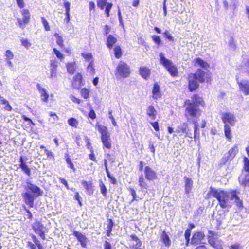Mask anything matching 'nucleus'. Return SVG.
<instances>
[{
	"mask_svg": "<svg viewBox=\"0 0 249 249\" xmlns=\"http://www.w3.org/2000/svg\"><path fill=\"white\" fill-rule=\"evenodd\" d=\"M206 106L203 97L198 93L193 94L191 96V99H186L183 104L184 117L187 122L192 121L194 124V138H196L198 130L196 120L201 116L202 112L199 107L205 108Z\"/></svg>",
	"mask_w": 249,
	"mask_h": 249,
	"instance_id": "1",
	"label": "nucleus"
},
{
	"mask_svg": "<svg viewBox=\"0 0 249 249\" xmlns=\"http://www.w3.org/2000/svg\"><path fill=\"white\" fill-rule=\"evenodd\" d=\"M188 88L190 92L196 91L199 87V83H211L212 77L211 74L198 68L196 71L188 75Z\"/></svg>",
	"mask_w": 249,
	"mask_h": 249,
	"instance_id": "2",
	"label": "nucleus"
},
{
	"mask_svg": "<svg viewBox=\"0 0 249 249\" xmlns=\"http://www.w3.org/2000/svg\"><path fill=\"white\" fill-rule=\"evenodd\" d=\"M212 197L217 199L221 208L225 209L228 207L230 197L227 191L221 189L217 190L211 187L207 195V197L210 198Z\"/></svg>",
	"mask_w": 249,
	"mask_h": 249,
	"instance_id": "3",
	"label": "nucleus"
},
{
	"mask_svg": "<svg viewBox=\"0 0 249 249\" xmlns=\"http://www.w3.org/2000/svg\"><path fill=\"white\" fill-rule=\"evenodd\" d=\"M27 184L28 186L25 188V189L27 191L31 190L33 194L26 192L22 194V196L24 203L28 205L30 208H33L34 205L35 198L42 196L43 192L38 186L31 182H27Z\"/></svg>",
	"mask_w": 249,
	"mask_h": 249,
	"instance_id": "4",
	"label": "nucleus"
},
{
	"mask_svg": "<svg viewBox=\"0 0 249 249\" xmlns=\"http://www.w3.org/2000/svg\"><path fill=\"white\" fill-rule=\"evenodd\" d=\"M95 128L101 134V141L103 144V148L110 149L112 148V141L110 134L108 128L97 122L95 124Z\"/></svg>",
	"mask_w": 249,
	"mask_h": 249,
	"instance_id": "5",
	"label": "nucleus"
},
{
	"mask_svg": "<svg viewBox=\"0 0 249 249\" xmlns=\"http://www.w3.org/2000/svg\"><path fill=\"white\" fill-rule=\"evenodd\" d=\"M131 72L130 66L123 60L119 61L114 70V75L118 80L129 78Z\"/></svg>",
	"mask_w": 249,
	"mask_h": 249,
	"instance_id": "6",
	"label": "nucleus"
},
{
	"mask_svg": "<svg viewBox=\"0 0 249 249\" xmlns=\"http://www.w3.org/2000/svg\"><path fill=\"white\" fill-rule=\"evenodd\" d=\"M160 63L166 69L170 75L173 77H177L178 76V71L177 67L173 63V62L166 58L163 53L159 54Z\"/></svg>",
	"mask_w": 249,
	"mask_h": 249,
	"instance_id": "7",
	"label": "nucleus"
},
{
	"mask_svg": "<svg viewBox=\"0 0 249 249\" xmlns=\"http://www.w3.org/2000/svg\"><path fill=\"white\" fill-rule=\"evenodd\" d=\"M219 235L212 230L208 231L207 239L209 244L215 249H223V241L219 239Z\"/></svg>",
	"mask_w": 249,
	"mask_h": 249,
	"instance_id": "8",
	"label": "nucleus"
},
{
	"mask_svg": "<svg viewBox=\"0 0 249 249\" xmlns=\"http://www.w3.org/2000/svg\"><path fill=\"white\" fill-rule=\"evenodd\" d=\"M20 14L22 15V18H17V25L23 30L25 29L26 25L30 23L31 15L29 10L27 9H23L21 10Z\"/></svg>",
	"mask_w": 249,
	"mask_h": 249,
	"instance_id": "9",
	"label": "nucleus"
},
{
	"mask_svg": "<svg viewBox=\"0 0 249 249\" xmlns=\"http://www.w3.org/2000/svg\"><path fill=\"white\" fill-rule=\"evenodd\" d=\"M31 227L35 233L38 234L42 240H45L46 234L45 230L46 228L41 221L36 220L35 222L32 224Z\"/></svg>",
	"mask_w": 249,
	"mask_h": 249,
	"instance_id": "10",
	"label": "nucleus"
},
{
	"mask_svg": "<svg viewBox=\"0 0 249 249\" xmlns=\"http://www.w3.org/2000/svg\"><path fill=\"white\" fill-rule=\"evenodd\" d=\"M221 119L224 125L229 124V125L233 126L236 122L235 115L230 112L222 113Z\"/></svg>",
	"mask_w": 249,
	"mask_h": 249,
	"instance_id": "11",
	"label": "nucleus"
},
{
	"mask_svg": "<svg viewBox=\"0 0 249 249\" xmlns=\"http://www.w3.org/2000/svg\"><path fill=\"white\" fill-rule=\"evenodd\" d=\"M145 179L148 181H153L158 179V174L149 166H145L144 168Z\"/></svg>",
	"mask_w": 249,
	"mask_h": 249,
	"instance_id": "12",
	"label": "nucleus"
},
{
	"mask_svg": "<svg viewBox=\"0 0 249 249\" xmlns=\"http://www.w3.org/2000/svg\"><path fill=\"white\" fill-rule=\"evenodd\" d=\"M97 7L101 10L105 9V13L107 17L110 16V11L113 7L112 3H107V0H97Z\"/></svg>",
	"mask_w": 249,
	"mask_h": 249,
	"instance_id": "13",
	"label": "nucleus"
},
{
	"mask_svg": "<svg viewBox=\"0 0 249 249\" xmlns=\"http://www.w3.org/2000/svg\"><path fill=\"white\" fill-rule=\"evenodd\" d=\"M73 235L76 238L81 246L84 248H87L89 242L88 238L84 233L77 231L74 230L72 231Z\"/></svg>",
	"mask_w": 249,
	"mask_h": 249,
	"instance_id": "14",
	"label": "nucleus"
},
{
	"mask_svg": "<svg viewBox=\"0 0 249 249\" xmlns=\"http://www.w3.org/2000/svg\"><path fill=\"white\" fill-rule=\"evenodd\" d=\"M85 85L83 76L81 73H77L73 77L71 81V87L73 89H79L82 86Z\"/></svg>",
	"mask_w": 249,
	"mask_h": 249,
	"instance_id": "15",
	"label": "nucleus"
},
{
	"mask_svg": "<svg viewBox=\"0 0 249 249\" xmlns=\"http://www.w3.org/2000/svg\"><path fill=\"white\" fill-rule=\"evenodd\" d=\"M130 238V241L132 242L131 245L129 246L130 249H142V243L136 234H131Z\"/></svg>",
	"mask_w": 249,
	"mask_h": 249,
	"instance_id": "16",
	"label": "nucleus"
},
{
	"mask_svg": "<svg viewBox=\"0 0 249 249\" xmlns=\"http://www.w3.org/2000/svg\"><path fill=\"white\" fill-rule=\"evenodd\" d=\"M205 237V235L203 232L196 231L192 235L190 243L195 245L200 244L202 242Z\"/></svg>",
	"mask_w": 249,
	"mask_h": 249,
	"instance_id": "17",
	"label": "nucleus"
},
{
	"mask_svg": "<svg viewBox=\"0 0 249 249\" xmlns=\"http://www.w3.org/2000/svg\"><path fill=\"white\" fill-rule=\"evenodd\" d=\"M152 97L154 99H158L161 98L163 95L160 85L155 82L153 86L152 89Z\"/></svg>",
	"mask_w": 249,
	"mask_h": 249,
	"instance_id": "18",
	"label": "nucleus"
},
{
	"mask_svg": "<svg viewBox=\"0 0 249 249\" xmlns=\"http://www.w3.org/2000/svg\"><path fill=\"white\" fill-rule=\"evenodd\" d=\"M31 237L35 244L31 241L27 242V246L30 249H36V245L38 249H44L43 246L40 243L36 235L32 234Z\"/></svg>",
	"mask_w": 249,
	"mask_h": 249,
	"instance_id": "19",
	"label": "nucleus"
},
{
	"mask_svg": "<svg viewBox=\"0 0 249 249\" xmlns=\"http://www.w3.org/2000/svg\"><path fill=\"white\" fill-rule=\"evenodd\" d=\"M230 193L231 195L230 199H235V203L237 207L239 208L243 207V203L242 200L240 199L239 197L238 196V192L236 190H231L230 191Z\"/></svg>",
	"mask_w": 249,
	"mask_h": 249,
	"instance_id": "20",
	"label": "nucleus"
},
{
	"mask_svg": "<svg viewBox=\"0 0 249 249\" xmlns=\"http://www.w3.org/2000/svg\"><path fill=\"white\" fill-rule=\"evenodd\" d=\"M19 167L21 169L22 171L27 176L30 177L31 175V170L29 167L27 163L25 161L23 156H20L19 158Z\"/></svg>",
	"mask_w": 249,
	"mask_h": 249,
	"instance_id": "21",
	"label": "nucleus"
},
{
	"mask_svg": "<svg viewBox=\"0 0 249 249\" xmlns=\"http://www.w3.org/2000/svg\"><path fill=\"white\" fill-rule=\"evenodd\" d=\"M36 88L40 94L41 100L45 103H48L49 95L46 89L42 88L40 84H37Z\"/></svg>",
	"mask_w": 249,
	"mask_h": 249,
	"instance_id": "22",
	"label": "nucleus"
},
{
	"mask_svg": "<svg viewBox=\"0 0 249 249\" xmlns=\"http://www.w3.org/2000/svg\"><path fill=\"white\" fill-rule=\"evenodd\" d=\"M140 76L144 80H148L151 75V70L147 66H141L139 69Z\"/></svg>",
	"mask_w": 249,
	"mask_h": 249,
	"instance_id": "23",
	"label": "nucleus"
},
{
	"mask_svg": "<svg viewBox=\"0 0 249 249\" xmlns=\"http://www.w3.org/2000/svg\"><path fill=\"white\" fill-rule=\"evenodd\" d=\"M237 84L239 86L240 90L245 95H249V82L244 80L241 82H238Z\"/></svg>",
	"mask_w": 249,
	"mask_h": 249,
	"instance_id": "24",
	"label": "nucleus"
},
{
	"mask_svg": "<svg viewBox=\"0 0 249 249\" xmlns=\"http://www.w3.org/2000/svg\"><path fill=\"white\" fill-rule=\"evenodd\" d=\"M81 184L88 195L91 196L93 194L94 186L92 181L88 182L86 180H82Z\"/></svg>",
	"mask_w": 249,
	"mask_h": 249,
	"instance_id": "25",
	"label": "nucleus"
},
{
	"mask_svg": "<svg viewBox=\"0 0 249 249\" xmlns=\"http://www.w3.org/2000/svg\"><path fill=\"white\" fill-rule=\"evenodd\" d=\"M146 115L151 120H155L157 115V111L153 105H149L146 109Z\"/></svg>",
	"mask_w": 249,
	"mask_h": 249,
	"instance_id": "26",
	"label": "nucleus"
},
{
	"mask_svg": "<svg viewBox=\"0 0 249 249\" xmlns=\"http://www.w3.org/2000/svg\"><path fill=\"white\" fill-rule=\"evenodd\" d=\"M104 164L105 167V170L107 173V177L109 179V182L113 185H117V180L116 178L111 174L108 168L107 160L106 159L104 160Z\"/></svg>",
	"mask_w": 249,
	"mask_h": 249,
	"instance_id": "27",
	"label": "nucleus"
},
{
	"mask_svg": "<svg viewBox=\"0 0 249 249\" xmlns=\"http://www.w3.org/2000/svg\"><path fill=\"white\" fill-rule=\"evenodd\" d=\"M58 61L55 60H51L50 67V78L55 77L57 76V70L58 67Z\"/></svg>",
	"mask_w": 249,
	"mask_h": 249,
	"instance_id": "28",
	"label": "nucleus"
},
{
	"mask_svg": "<svg viewBox=\"0 0 249 249\" xmlns=\"http://www.w3.org/2000/svg\"><path fill=\"white\" fill-rule=\"evenodd\" d=\"M65 67L67 72L71 75H72L76 72L77 68L76 61L74 60L73 62H67Z\"/></svg>",
	"mask_w": 249,
	"mask_h": 249,
	"instance_id": "29",
	"label": "nucleus"
},
{
	"mask_svg": "<svg viewBox=\"0 0 249 249\" xmlns=\"http://www.w3.org/2000/svg\"><path fill=\"white\" fill-rule=\"evenodd\" d=\"M188 130H189L188 124L187 123H183L181 125L178 126L176 131L179 136H182L185 134V137H187L188 136Z\"/></svg>",
	"mask_w": 249,
	"mask_h": 249,
	"instance_id": "30",
	"label": "nucleus"
},
{
	"mask_svg": "<svg viewBox=\"0 0 249 249\" xmlns=\"http://www.w3.org/2000/svg\"><path fill=\"white\" fill-rule=\"evenodd\" d=\"M160 241L166 247H169L171 245L172 241L168 234L165 231H163L161 233Z\"/></svg>",
	"mask_w": 249,
	"mask_h": 249,
	"instance_id": "31",
	"label": "nucleus"
},
{
	"mask_svg": "<svg viewBox=\"0 0 249 249\" xmlns=\"http://www.w3.org/2000/svg\"><path fill=\"white\" fill-rule=\"evenodd\" d=\"M0 105H4L3 109L6 111L10 112L13 109V107L9 102L1 96H0Z\"/></svg>",
	"mask_w": 249,
	"mask_h": 249,
	"instance_id": "32",
	"label": "nucleus"
},
{
	"mask_svg": "<svg viewBox=\"0 0 249 249\" xmlns=\"http://www.w3.org/2000/svg\"><path fill=\"white\" fill-rule=\"evenodd\" d=\"M117 42V38L112 35H109L107 38L106 46L108 49L111 50Z\"/></svg>",
	"mask_w": 249,
	"mask_h": 249,
	"instance_id": "33",
	"label": "nucleus"
},
{
	"mask_svg": "<svg viewBox=\"0 0 249 249\" xmlns=\"http://www.w3.org/2000/svg\"><path fill=\"white\" fill-rule=\"evenodd\" d=\"M184 179L185 180V192L186 194H189L193 188V181L191 178L187 177H184Z\"/></svg>",
	"mask_w": 249,
	"mask_h": 249,
	"instance_id": "34",
	"label": "nucleus"
},
{
	"mask_svg": "<svg viewBox=\"0 0 249 249\" xmlns=\"http://www.w3.org/2000/svg\"><path fill=\"white\" fill-rule=\"evenodd\" d=\"M107 227L106 231V234L108 237H110L111 235V232L113 230L114 226V222L112 219L108 218L107 220Z\"/></svg>",
	"mask_w": 249,
	"mask_h": 249,
	"instance_id": "35",
	"label": "nucleus"
},
{
	"mask_svg": "<svg viewBox=\"0 0 249 249\" xmlns=\"http://www.w3.org/2000/svg\"><path fill=\"white\" fill-rule=\"evenodd\" d=\"M238 181L240 185L242 187L245 188L246 187H248V191L249 192V176L248 174L246 176V177L244 178H242L241 177H239Z\"/></svg>",
	"mask_w": 249,
	"mask_h": 249,
	"instance_id": "36",
	"label": "nucleus"
},
{
	"mask_svg": "<svg viewBox=\"0 0 249 249\" xmlns=\"http://www.w3.org/2000/svg\"><path fill=\"white\" fill-rule=\"evenodd\" d=\"M64 6L65 8V20L67 23H69L70 20V3L68 1L64 2Z\"/></svg>",
	"mask_w": 249,
	"mask_h": 249,
	"instance_id": "37",
	"label": "nucleus"
},
{
	"mask_svg": "<svg viewBox=\"0 0 249 249\" xmlns=\"http://www.w3.org/2000/svg\"><path fill=\"white\" fill-rule=\"evenodd\" d=\"M138 183L139 186L142 190L148 188V184L145 180V178H144L142 175L139 177Z\"/></svg>",
	"mask_w": 249,
	"mask_h": 249,
	"instance_id": "38",
	"label": "nucleus"
},
{
	"mask_svg": "<svg viewBox=\"0 0 249 249\" xmlns=\"http://www.w3.org/2000/svg\"><path fill=\"white\" fill-rule=\"evenodd\" d=\"M224 134L227 139L231 141L232 138L231 128L229 124L224 125Z\"/></svg>",
	"mask_w": 249,
	"mask_h": 249,
	"instance_id": "39",
	"label": "nucleus"
},
{
	"mask_svg": "<svg viewBox=\"0 0 249 249\" xmlns=\"http://www.w3.org/2000/svg\"><path fill=\"white\" fill-rule=\"evenodd\" d=\"M194 62L203 68L207 69L210 67V65L208 63L199 57L195 58L194 59Z\"/></svg>",
	"mask_w": 249,
	"mask_h": 249,
	"instance_id": "40",
	"label": "nucleus"
},
{
	"mask_svg": "<svg viewBox=\"0 0 249 249\" xmlns=\"http://www.w3.org/2000/svg\"><path fill=\"white\" fill-rule=\"evenodd\" d=\"M65 160L68 164L69 168L72 170L73 171H76V168L74 166L73 163L72 162L71 157L68 153L65 154Z\"/></svg>",
	"mask_w": 249,
	"mask_h": 249,
	"instance_id": "41",
	"label": "nucleus"
},
{
	"mask_svg": "<svg viewBox=\"0 0 249 249\" xmlns=\"http://www.w3.org/2000/svg\"><path fill=\"white\" fill-rule=\"evenodd\" d=\"M238 153V146L237 144H235L228 151L227 154L230 156V158L233 160Z\"/></svg>",
	"mask_w": 249,
	"mask_h": 249,
	"instance_id": "42",
	"label": "nucleus"
},
{
	"mask_svg": "<svg viewBox=\"0 0 249 249\" xmlns=\"http://www.w3.org/2000/svg\"><path fill=\"white\" fill-rule=\"evenodd\" d=\"M115 57L116 59H120L123 55V51L119 45H116L113 49Z\"/></svg>",
	"mask_w": 249,
	"mask_h": 249,
	"instance_id": "43",
	"label": "nucleus"
},
{
	"mask_svg": "<svg viewBox=\"0 0 249 249\" xmlns=\"http://www.w3.org/2000/svg\"><path fill=\"white\" fill-rule=\"evenodd\" d=\"M54 36L56 38V43L61 48L64 47V39L58 33H55Z\"/></svg>",
	"mask_w": 249,
	"mask_h": 249,
	"instance_id": "44",
	"label": "nucleus"
},
{
	"mask_svg": "<svg viewBox=\"0 0 249 249\" xmlns=\"http://www.w3.org/2000/svg\"><path fill=\"white\" fill-rule=\"evenodd\" d=\"M90 90L86 88H83L81 89L80 94L85 99L90 97Z\"/></svg>",
	"mask_w": 249,
	"mask_h": 249,
	"instance_id": "45",
	"label": "nucleus"
},
{
	"mask_svg": "<svg viewBox=\"0 0 249 249\" xmlns=\"http://www.w3.org/2000/svg\"><path fill=\"white\" fill-rule=\"evenodd\" d=\"M68 123L69 125L71 127L77 128L79 122L78 120L74 118H70L68 120Z\"/></svg>",
	"mask_w": 249,
	"mask_h": 249,
	"instance_id": "46",
	"label": "nucleus"
},
{
	"mask_svg": "<svg viewBox=\"0 0 249 249\" xmlns=\"http://www.w3.org/2000/svg\"><path fill=\"white\" fill-rule=\"evenodd\" d=\"M243 169L244 171L249 173V160L247 157H244L243 160Z\"/></svg>",
	"mask_w": 249,
	"mask_h": 249,
	"instance_id": "47",
	"label": "nucleus"
},
{
	"mask_svg": "<svg viewBox=\"0 0 249 249\" xmlns=\"http://www.w3.org/2000/svg\"><path fill=\"white\" fill-rule=\"evenodd\" d=\"M99 187L100 188L101 194L105 197H107V189L102 181H100Z\"/></svg>",
	"mask_w": 249,
	"mask_h": 249,
	"instance_id": "48",
	"label": "nucleus"
},
{
	"mask_svg": "<svg viewBox=\"0 0 249 249\" xmlns=\"http://www.w3.org/2000/svg\"><path fill=\"white\" fill-rule=\"evenodd\" d=\"M151 38L154 43L157 45H160L161 44V39L158 35H153L151 36Z\"/></svg>",
	"mask_w": 249,
	"mask_h": 249,
	"instance_id": "49",
	"label": "nucleus"
},
{
	"mask_svg": "<svg viewBox=\"0 0 249 249\" xmlns=\"http://www.w3.org/2000/svg\"><path fill=\"white\" fill-rule=\"evenodd\" d=\"M231 160H232V159L230 158L228 155L226 156L225 155L221 158L219 165L220 166H223L225 165L227 162L231 161Z\"/></svg>",
	"mask_w": 249,
	"mask_h": 249,
	"instance_id": "50",
	"label": "nucleus"
},
{
	"mask_svg": "<svg viewBox=\"0 0 249 249\" xmlns=\"http://www.w3.org/2000/svg\"><path fill=\"white\" fill-rule=\"evenodd\" d=\"M163 35L164 36V37L168 39L169 41L171 42H174L175 39L174 38L173 36H172V35L170 34V32L168 30H165L163 33Z\"/></svg>",
	"mask_w": 249,
	"mask_h": 249,
	"instance_id": "51",
	"label": "nucleus"
},
{
	"mask_svg": "<svg viewBox=\"0 0 249 249\" xmlns=\"http://www.w3.org/2000/svg\"><path fill=\"white\" fill-rule=\"evenodd\" d=\"M49 116H50L52 119V124H55L57 122V121L59 120V117L57 116V115L54 113V112H50L49 113Z\"/></svg>",
	"mask_w": 249,
	"mask_h": 249,
	"instance_id": "52",
	"label": "nucleus"
},
{
	"mask_svg": "<svg viewBox=\"0 0 249 249\" xmlns=\"http://www.w3.org/2000/svg\"><path fill=\"white\" fill-rule=\"evenodd\" d=\"M41 22L44 26V29L46 31H49L50 30L51 28L49 25V22L47 21L44 17L41 18Z\"/></svg>",
	"mask_w": 249,
	"mask_h": 249,
	"instance_id": "53",
	"label": "nucleus"
},
{
	"mask_svg": "<svg viewBox=\"0 0 249 249\" xmlns=\"http://www.w3.org/2000/svg\"><path fill=\"white\" fill-rule=\"evenodd\" d=\"M128 190L129 191V192H130V193L131 194V195L132 196V198L131 201L130 202V203H131L133 201L137 200V194H136V191L133 188H132L130 187L128 189Z\"/></svg>",
	"mask_w": 249,
	"mask_h": 249,
	"instance_id": "54",
	"label": "nucleus"
},
{
	"mask_svg": "<svg viewBox=\"0 0 249 249\" xmlns=\"http://www.w3.org/2000/svg\"><path fill=\"white\" fill-rule=\"evenodd\" d=\"M21 44L24 46L26 49H29L32 45L31 43L29 41L28 39L22 38L20 40Z\"/></svg>",
	"mask_w": 249,
	"mask_h": 249,
	"instance_id": "55",
	"label": "nucleus"
},
{
	"mask_svg": "<svg viewBox=\"0 0 249 249\" xmlns=\"http://www.w3.org/2000/svg\"><path fill=\"white\" fill-rule=\"evenodd\" d=\"M53 52L55 53L56 57L60 60H63L64 59V55L56 48H54L53 49Z\"/></svg>",
	"mask_w": 249,
	"mask_h": 249,
	"instance_id": "56",
	"label": "nucleus"
},
{
	"mask_svg": "<svg viewBox=\"0 0 249 249\" xmlns=\"http://www.w3.org/2000/svg\"><path fill=\"white\" fill-rule=\"evenodd\" d=\"M191 234V231H190L189 230V229H186L185 230L184 236H185V238L187 244H188L190 241V238Z\"/></svg>",
	"mask_w": 249,
	"mask_h": 249,
	"instance_id": "57",
	"label": "nucleus"
},
{
	"mask_svg": "<svg viewBox=\"0 0 249 249\" xmlns=\"http://www.w3.org/2000/svg\"><path fill=\"white\" fill-rule=\"evenodd\" d=\"M58 178L59 182L62 184L64 185L67 189H68V190L70 189L68 182L64 178H63L62 177H58Z\"/></svg>",
	"mask_w": 249,
	"mask_h": 249,
	"instance_id": "58",
	"label": "nucleus"
},
{
	"mask_svg": "<svg viewBox=\"0 0 249 249\" xmlns=\"http://www.w3.org/2000/svg\"><path fill=\"white\" fill-rule=\"evenodd\" d=\"M84 139L85 140V142H86V146L87 148L90 150V151L93 150V148L92 146H91V144L89 141V139L88 138L87 136H85L84 137Z\"/></svg>",
	"mask_w": 249,
	"mask_h": 249,
	"instance_id": "59",
	"label": "nucleus"
},
{
	"mask_svg": "<svg viewBox=\"0 0 249 249\" xmlns=\"http://www.w3.org/2000/svg\"><path fill=\"white\" fill-rule=\"evenodd\" d=\"M5 56L6 57V59L11 60L14 58V54L13 52L10 50H7L6 51Z\"/></svg>",
	"mask_w": 249,
	"mask_h": 249,
	"instance_id": "60",
	"label": "nucleus"
},
{
	"mask_svg": "<svg viewBox=\"0 0 249 249\" xmlns=\"http://www.w3.org/2000/svg\"><path fill=\"white\" fill-rule=\"evenodd\" d=\"M74 199L78 201V204L80 206H82L83 205V204L82 203L81 199L82 198L80 196L79 193L77 192L75 193L74 196Z\"/></svg>",
	"mask_w": 249,
	"mask_h": 249,
	"instance_id": "61",
	"label": "nucleus"
},
{
	"mask_svg": "<svg viewBox=\"0 0 249 249\" xmlns=\"http://www.w3.org/2000/svg\"><path fill=\"white\" fill-rule=\"evenodd\" d=\"M75 141L79 147L83 146V141L80 135H77L75 138Z\"/></svg>",
	"mask_w": 249,
	"mask_h": 249,
	"instance_id": "62",
	"label": "nucleus"
},
{
	"mask_svg": "<svg viewBox=\"0 0 249 249\" xmlns=\"http://www.w3.org/2000/svg\"><path fill=\"white\" fill-rule=\"evenodd\" d=\"M70 99L73 103L77 104H80L82 102V101L80 99L76 97L73 95H71Z\"/></svg>",
	"mask_w": 249,
	"mask_h": 249,
	"instance_id": "63",
	"label": "nucleus"
},
{
	"mask_svg": "<svg viewBox=\"0 0 249 249\" xmlns=\"http://www.w3.org/2000/svg\"><path fill=\"white\" fill-rule=\"evenodd\" d=\"M151 125L153 126L154 130L156 132H159L160 131L159 125L158 121H155L154 122H150Z\"/></svg>",
	"mask_w": 249,
	"mask_h": 249,
	"instance_id": "64",
	"label": "nucleus"
}]
</instances>
